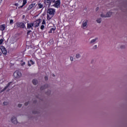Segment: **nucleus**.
<instances>
[{"label":"nucleus","mask_w":127,"mask_h":127,"mask_svg":"<svg viewBox=\"0 0 127 127\" xmlns=\"http://www.w3.org/2000/svg\"><path fill=\"white\" fill-rule=\"evenodd\" d=\"M4 106H7V104H8V102H6V101H4L3 103Z\"/></svg>","instance_id":"nucleus-25"},{"label":"nucleus","mask_w":127,"mask_h":127,"mask_svg":"<svg viewBox=\"0 0 127 127\" xmlns=\"http://www.w3.org/2000/svg\"><path fill=\"white\" fill-rule=\"evenodd\" d=\"M10 121L12 124L14 125H17L18 124V122L17 121V118H16V116H13L11 118Z\"/></svg>","instance_id":"nucleus-4"},{"label":"nucleus","mask_w":127,"mask_h":127,"mask_svg":"<svg viewBox=\"0 0 127 127\" xmlns=\"http://www.w3.org/2000/svg\"><path fill=\"white\" fill-rule=\"evenodd\" d=\"M10 24H13V20L11 19L9 22Z\"/></svg>","instance_id":"nucleus-27"},{"label":"nucleus","mask_w":127,"mask_h":127,"mask_svg":"<svg viewBox=\"0 0 127 127\" xmlns=\"http://www.w3.org/2000/svg\"><path fill=\"white\" fill-rule=\"evenodd\" d=\"M3 82V79L0 80V84H1Z\"/></svg>","instance_id":"nucleus-31"},{"label":"nucleus","mask_w":127,"mask_h":127,"mask_svg":"<svg viewBox=\"0 0 127 127\" xmlns=\"http://www.w3.org/2000/svg\"><path fill=\"white\" fill-rule=\"evenodd\" d=\"M32 82L34 85H37V84H38V81L36 79L33 80Z\"/></svg>","instance_id":"nucleus-19"},{"label":"nucleus","mask_w":127,"mask_h":127,"mask_svg":"<svg viewBox=\"0 0 127 127\" xmlns=\"http://www.w3.org/2000/svg\"><path fill=\"white\" fill-rule=\"evenodd\" d=\"M2 54V53H1V52H0V56H1Z\"/></svg>","instance_id":"nucleus-35"},{"label":"nucleus","mask_w":127,"mask_h":127,"mask_svg":"<svg viewBox=\"0 0 127 127\" xmlns=\"http://www.w3.org/2000/svg\"><path fill=\"white\" fill-rule=\"evenodd\" d=\"M3 43V39H1L0 40V45H1Z\"/></svg>","instance_id":"nucleus-26"},{"label":"nucleus","mask_w":127,"mask_h":127,"mask_svg":"<svg viewBox=\"0 0 127 127\" xmlns=\"http://www.w3.org/2000/svg\"><path fill=\"white\" fill-rule=\"evenodd\" d=\"M88 23V21H84L82 23V27L83 28H87V24Z\"/></svg>","instance_id":"nucleus-10"},{"label":"nucleus","mask_w":127,"mask_h":127,"mask_svg":"<svg viewBox=\"0 0 127 127\" xmlns=\"http://www.w3.org/2000/svg\"><path fill=\"white\" fill-rule=\"evenodd\" d=\"M22 66H23V65H25V62H23L22 64H21Z\"/></svg>","instance_id":"nucleus-33"},{"label":"nucleus","mask_w":127,"mask_h":127,"mask_svg":"<svg viewBox=\"0 0 127 127\" xmlns=\"http://www.w3.org/2000/svg\"><path fill=\"white\" fill-rule=\"evenodd\" d=\"M3 0H0V5L1 4V3L2 2V1Z\"/></svg>","instance_id":"nucleus-34"},{"label":"nucleus","mask_w":127,"mask_h":127,"mask_svg":"<svg viewBox=\"0 0 127 127\" xmlns=\"http://www.w3.org/2000/svg\"><path fill=\"white\" fill-rule=\"evenodd\" d=\"M0 49L3 54H4V55H6L7 52L6 51V49H5V48H4V47L1 46Z\"/></svg>","instance_id":"nucleus-7"},{"label":"nucleus","mask_w":127,"mask_h":127,"mask_svg":"<svg viewBox=\"0 0 127 127\" xmlns=\"http://www.w3.org/2000/svg\"><path fill=\"white\" fill-rule=\"evenodd\" d=\"M25 105L26 106H27V103H25Z\"/></svg>","instance_id":"nucleus-38"},{"label":"nucleus","mask_w":127,"mask_h":127,"mask_svg":"<svg viewBox=\"0 0 127 127\" xmlns=\"http://www.w3.org/2000/svg\"><path fill=\"white\" fill-rule=\"evenodd\" d=\"M113 14V12L109 11L106 13V17H111Z\"/></svg>","instance_id":"nucleus-11"},{"label":"nucleus","mask_w":127,"mask_h":127,"mask_svg":"<svg viewBox=\"0 0 127 127\" xmlns=\"http://www.w3.org/2000/svg\"><path fill=\"white\" fill-rule=\"evenodd\" d=\"M40 22H41V19H39L34 21L33 24H34V27H38L39 26V24H40Z\"/></svg>","instance_id":"nucleus-5"},{"label":"nucleus","mask_w":127,"mask_h":127,"mask_svg":"<svg viewBox=\"0 0 127 127\" xmlns=\"http://www.w3.org/2000/svg\"><path fill=\"white\" fill-rule=\"evenodd\" d=\"M15 26L17 28H18V27L20 28H24L25 27V24H24V22H17L15 24Z\"/></svg>","instance_id":"nucleus-3"},{"label":"nucleus","mask_w":127,"mask_h":127,"mask_svg":"<svg viewBox=\"0 0 127 127\" xmlns=\"http://www.w3.org/2000/svg\"><path fill=\"white\" fill-rule=\"evenodd\" d=\"M94 48H97V45H95V46H94Z\"/></svg>","instance_id":"nucleus-36"},{"label":"nucleus","mask_w":127,"mask_h":127,"mask_svg":"<svg viewBox=\"0 0 127 127\" xmlns=\"http://www.w3.org/2000/svg\"><path fill=\"white\" fill-rule=\"evenodd\" d=\"M11 84V82H9L8 83V84L6 85V87H5L4 88V89H3L2 90H1L0 91V93H2V92H4V91H5V90H6V89L9 87V86H10V84Z\"/></svg>","instance_id":"nucleus-9"},{"label":"nucleus","mask_w":127,"mask_h":127,"mask_svg":"<svg viewBox=\"0 0 127 127\" xmlns=\"http://www.w3.org/2000/svg\"><path fill=\"white\" fill-rule=\"evenodd\" d=\"M22 106V105L21 104H18V107H19V108H21Z\"/></svg>","instance_id":"nucleus-32"},{"label":"nucleus","mask_w":127,"mask_h":127,"mask_svg":"<svg viewBox=\"0 0 127 127\" xmlns=\"http://www.w3.org/2000/svg\"><path fill=\"white\" fill-rule=\"evenodd\" d=\"M13 76L16 79H19L22 76V74L20 71L16 70L14 72Z\"/></svg>","instance_id":"nucleus-2"},{"label":"nucleus","mask_w":127,"mask_h":127,"mask_svg":"<svg viewBox=\"0 0 127 127\" xmlns=\"http://www.w3.org/2000/svg\"><path fill=\"white\" fill-rule=\"evenodd\" d=\"M2 67H3V63H2V62L0 61V69H1Z\"/></svg>","instance_id":"nucleus-22"},{"label":"nucleus","mask_w":127,"mask_h":127,"mask_svg":"<svg viewBox=\"0 0 127 127\" xmlns=\"http://www.w3.org/2000/svg\"><path fill=\"white\" fill-rule=\"evenodd\" d=\"M56 10L54 8H49L47 11V19L48 20H50L53 16H54V14H55Z\"/></svg>","instance_id":"nucleus-1"},{"label":"nucleus","mask_w":127,"mask_h":127,"mask_svg":"<svg viewBox=\"0 0 127 127\" xmlns=\"http://www.w3.org/2000/svg\"><path fill=\"white\" fill-rule=\"evenodd\" d=\"M0 90H1V87H0Z\"/></svg>","instance_id":"nucleus-40"},{"label":"nucleus","mask_w":127,"mask_h":127,"mask_svg":"<svg viewBox=\"0 0 127 127\" xmlns=\"http://www.w3.org/2000/svg\"><path fill=\"white\" fill-rule=\"evenodd\" d=\"M60 3V0H58L55 2V4H54V6H55V7H59Z\"/></svg>","instance_id":"nucleus-8"},{"label":"nucleus","mask_w":127,"mask_h":127,"mask_svg":"<svg viewBox=\"0 0 127 127\" xmlns=\"http://www.w3.org/2000/svg\"><path fill=\"white\" fill-rule=\"evenodd\" d=\"M38 6L39 8H42V7H43V4H42L41 3H40L38 4Z\"/></svg>","instance_id":"nucleus-21"},{"label":"nucleus","mask_w":127,"mask_h":127,"mask_svg":"<svg viewBox=\"0 0 127 127\" xmlns=\"http://www.w3.org/2000/svg\"><path fill=\"white\" fill-rule=\"evenodd\" d=\"M100 16H101V17H103V18H104V17L107 18L106 12H105V11L102 12L100 14Z\"/></svg>","instance_id":"nucleus-13"},{"label":"nucleus","mask_w":127,"mask_h":127,"mask_svg":"<svg viewBox=\"0 0 127 127\" xmlns=\"http://www.w3.org/2000/svg\"><path fill=\"white\" fill-rule=\"evenodd\" d=\"M80 57H81V55L79 53L76 54V58H77L78 59L80 58Z\"/></svg>","instance_id":"nucleus-23"},{"label":"nucleus","mask_w":127,"mask_h":127,"mask_svg":"<svg viewBox=\"0 0 127 127\" xmlns=\"http://www.w3.org/2000/svg\"><path fill=\"white\" fill-rule=\"evenodd\" d=\"M52 1H53V0H45V3H49V5H50Z\"/></svg>","instance_id":"nucleus-18"},{"label":"nucleus","mask_w":127,"mask_h":127,"mask_svg":"<svg viewBox=\"0 0 127 127\" xmlns=\"http://www.w3.org/2000/svg\"><path fill=\"white\" fill-rule=\"evenodd\" d=\"M0 30H1V31H3L5 30V25H2L0 26Z\"/></svg>","instance_id":"nucleus-16"},{"label":"nucleus","mask_w":127,"mask_h":127,"mask_svg":"<svg viewBox=\"0 0 127 127\" xmlns=\"http://www.w3.org/2000/svg\"><path fill=\"white\" fill-rule=\"evenodd\" d=\"M70 61H74V57H70Z\"/></svg>","instance_id":"nucleus-28"},{"label":"nucleus","mask_w":127,"mask_h":127,"mask_svg":"<svg viewBox=\"0 0 127 127\" xmlns=\"http://www.w3.org/2000/svg\"><path fill=\"white\" fill-rule=\"evenodd\" d=\"M35 3H33L29 5L28 7V9L29 10V9H31V8H32V7L35 6Z\"/></svg>","instance_id":"nucleus-14"},{"label":"nucleus","mask_w":127,"mask_h":127,"mask_svg":"<svg viewBox=\"0 0 127 127\" xmlns=\"http://www.w3.org/2000/svg\"><path fill=\"white\" fill-rule=\"evenodd\" d=\"M120 48L121 49H125V48H126V46L125 45H121L120 46Z\"/></svg>","instance_id":"nucleus-24"},{"label":"nucleus","mask_w":127,"mask_h":127,"mask_svg":"<svg viewBox=\"0 0 127 127\" xmlns=\"http://www.w3.org/2000/svg\"><path fill=\"white\" fill-rule=\"evenodd\" d=\"M96 22H97V23H101V22H102V18H97L96 20Z\"/></svg>","instance_id":"nucleus-20"},{"label":"nucleus","mask_w":127,"mask_h":127,"mask_svg":"<svg viewBox=\"0 0 127 127\" xmlns=\"http://www.w3.org/2000/svg\"><path fill=\"white\" fill-rule=\"evenodd\" d=\"M29 32H30V31H28V32H27V34H28V33H29Z\"/></svg>","instance_id":"nucleus-39"},{"label":"nucleus","mask_w":127,"mask_h":127,"mask_svg":"<svg viewBox=\"0 0 127 127\" xmlns=\"http://www.w3.org/2000/svg\"><path fill=\"white\" fill-rule=\"evenodd\" d=\"M34 62H33L32 60H30L29 62H28V65L30 67L32 65H34Z\"/></svg>","instance_id":"nucleus-17"},{"label":"nucleus","mask_w":127,"mask_h":127,"mask_svg":"<svg viewBox=\"0 0 127 127\" xmlns=\"http://www.w3.org/2000/svg\"><path fill=\"white\" fill-rule=\"evenodd\" d=\"M98 40V38H95V39H93L91 40L90 42V44H95L96 43V41Z\"/></svg>","instance_id":"nucleus-12"},{"label":"nucleus","mask_w":127,"mask_h":127,"mask_svg":"<svg viewBox=\"0 0 127 127\" xmlns=\"http://www.w3.org/2000/svg\"><path fill=\"white\" fill-rule=\"evenodd\" d=\"M21 2H22V5L21 6H20L19 7H23V6H24V5H25V4H26V2L27 1L26 0H21Z\"/></svg>","instance_id":"nucleus-15"},{"label":"nucleus","mask_w":127,"mask_h":127,"mask_svg":"<svg viewBox=\"0 0 127 127\" xmlns=\"http://www.w3.org/2000/svg\"><path fill=\"white\" fill-rule=\"evenodd\" d=\"M42 24L43 25V24H46V22H45V20H43V22L42 23Z\"/></svg>","instance_id":"nucleus-29"},{"label":"nucleus","mask_w":127,"mask_h":127,"mask_svg":"<svg viewBox=\"0 0 127 127\" xmlns=\"http://www.w3.org/2000/svg\"><path fill=\"white\" fill-rule=\"evenodd\" d=\"M45 80H47L48 78H47V77H45Z\"/></svg>","instance_id":"nucleus-37"},{"label":"nucleus","mask_w":127,"mask_h":127,"mask_svg":"<svg viewBox=\"0 0 127 127\" xmlns=\"http://www.w3.org/2000/svg\"><path fill=\"white\" fill-rule=\"evenodd\" d=\"M27 27L28 29H33V27H34V24L33 23H27Z\"/></svg>","instance_id":"nucleus-6"},{"label":"nucleus","mask_w":127,"mask_h":127,"mask_svg":"<svg viewBox=\"0 0 127 127\" xmlns=\"http://www.w3.org/2000/svg\"><path fill=\"white\" fill-rule=\"evenodd\" d=\"M41 29H42V30H43V29H44V25H42L41 26Z\"/></svg>","instance_id":"nucleus-30"}]
</instances>
